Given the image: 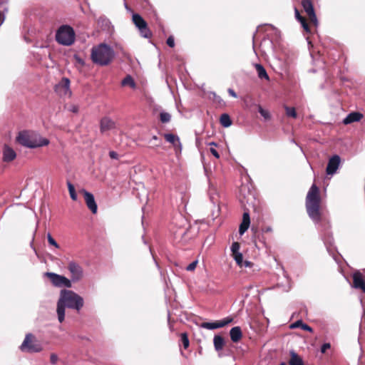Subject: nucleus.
Segmentation results:
<instances>
[{
	"instance_id": "obj_1",
	"label": "nucleus",
	"mask_w": 365,
	"mask_h": 365,
	"mask_svg": "<svg viewBox=\"0 0 365 365\" xmlns=\"http://www.w3.org/2000/svg\"><path fill=\"white\" fill-rule=\"evenodd\" d=\"M83 306V299L71 290L63 289L61 292L60 298L57 303V315L60 323L65 318L66 307L79 311Z\"/></svg>"
},
{
	"instance_id": "obj_2",
	"label": "nucleus",
	"mask_w": 365,
	"mask_h": 365,
	"mask_svg": "<svg viewBox=\"0 0 365 365\" xmlns=\"http://www.w3.org/2000/svg\"><path fill=\"white\" fill-rule=\"evenodd\" d=\"M320 204L319 190L315 184H313L307 195L306 209L309 217L316 224L322 220Z\"/></svg>"
},
{
	"instance_id": "obj_3",
	"label": "nucleus",
	"mask_w": 365,
	"mask_h": 365,
	"mask_svg": "<svg viewBox=\"0 0 365 365\" xmlns=\"http://www.w3.org/2000/svg\"><path fill=\"white\" fill-rule=\"evenodd\" d=\"M16 140L23 146L29 148L43 147L49 144V140L47 138L41 137L38 133L26 131L19 133Z\"/></svg>"
},
{
	"instance_id": "obj_4",
	"label": "nucleus",
	"mask_w": 365,
	"mask_h": 365,
	"mask_svg": "<svg viewBox=\"0 0 365 365\" xmlns=\"http://www.w3.org/2000/svg\"><path fill=\"white\" fill-rule=\"evenodd\" d=\"M114 56L112 48L106 44L101 43L92 48L91 58L93 61L101 66L108 64Z\"/></svg>"
},
{
	"instance_id": "obj_5",
	"label": "nucleus",
	"mask_w": 365,
	"mask_h": 365,
	"mask_svg": "<svg viewBox=\"0 0 365 365\" xmlns=\"http://www.w3.org/2000/svg\"><path fill=\"white\" fill-rule=\"evenodd\" d=\"M76 34L73 29L68 25L61 26L56 31V41L63 46H71L75 41Z\"/></svg>"
},
{
	"instance_id": "obj_6",
	"label": "nucleus",
	"mask_w": 365,
	"mask_h": 365,
	"mask_svg": "<svg viewBox=\"0 0 365 365\" xmlns=\"http://www.w3.org/2000/svg\"><path fill=\"white\" fill-rule=\"evenodd\" d=\"M19 349L23 352L38 353L43 350V346L34 334L29 333L26 334Z\"/></svg>"
},
{
	"instance_id": "obj_7",
	"label": "nucleus",
	"mask_w": 365,
	"mask_h": 365,
	"mask_svg": "<svg viewBox=\"0 0 365 365\" xmlns=\"http://www.w3.org/2000/svg\"><path fill=\"white\" fill-rule=\"evenodd\" d=\"M46 274L56 287L70 288L72 286L71 281L64 276L53 272H46Z\"/></svg>"
},
{
	"instance_id": "obj_8",
	"label": "nucleus",
	"mask_w": 365,
	"mask_h": 365,
	"mask_svg": "<svg viewBox=\"0 0 365 365\" xmlns=\"http://www.w3.org/2000/svg\"><path fill=\"white\" fill-rule=\"evenodd\" d=\"M133 21L139 29V31L142 36L144 38H149L151 36V32L148 28L146 21L138 14L133 15Z\"/></svg>"
},
{
	"instance_id": "obj_9",
	"label": "nucleus",
	"mask_w": 365,
	"mask_h": 365,
	"mask_svg": "<svg viewBox=\"0 0 365 365\" xmlns=\"http://www.w3.org/2000/svg\"><path fill=\"white\" fill-rule=\"evenodd\" d=\"M55 91L58 96L63 98H69L71 96L70 89V81L68 78H63L56 86Z\"/></svg>"
},
{
	"instance_id": "obj_10",
	"label": "nucleus",
	"mask_w": 365,
	"mask_h": 365,
	"mask_svg": "<svg viewBox=\"0 0 365 365\" xmlns=\"http://www.w3.org/2000/svg\"><path fill=\"white\" fill-rule=\"evenodd\" d=\"M68 269L71 273V280L73 282H78L83 277V271L81 266L75 262H70L68 265Z\"/></svg>"
},
{
	"instance_id": "obj_11",
	"label": "nucleus",
	"mask_w": 365,
	"mask_h": 365,
	"mask_svg": "<svg viewBox=\"0 0 365 365\" xmlns=\"http://www.w3.org/2000/svg\"><path fill=\"white\" fill-rule=\"evenodd\" d=\"M302 5L310 21L317 26L318 21L311 0H302Z\"/></svg>"
},
{
	"instance_id": "obj_12",
	"label": "nucleus",
	"mask_w": 365,
	"mask_h": 365,
	"mask_svg": "<svg viewBox=\"0 0 365 365\" xmlns=\"http://www.w3.org/2000/svg\"><path fill=\"white\" fill-rule=\"evenodd\" d=\"M232 322V318L226 317L221 320L213 322H204L201 324L202 328L212 330L218 328L223 327Z\"/></svg>"
},
{
	"instance_id": "obj_13",
	"label": "nucleus",
	"mask_w": 365,
	"mask_h": 365,
	"mask_svg": "<svg viewBox=\"0 0 365 365\" xmlns=\"http://www.w3.org/2000/svg\"><path fill=\"white\" fill-rule=\"evenodd\" d=\"M341 163V158L339 155H333L328 162L326 172L327 175H334L336 173L337 170L339 168Z\"/></svg>"
},
{
	"instance_id": "obj_14",
	"label": "nucleus",
	"mask_w": 365,
	"mask_h": 365,
	"mask_svg": "<svg viewBox=\"0 0 365 365\" xmlns=\"http://www.w3.org/2000/svg\"><path fill=\"white\" fill-rule=\"evenodd\" d=\"M16 158V153L11 146L4 144L2 148V160L4 163H10Z\"/></svg>"
},
{
	"instance_id": "obj_15",
	"label": "nucleus",
	"mask_w": 365,
	"mask_h": 365,
	"mask_svg": "<svg viewBox=\"0 0 365 365\" xmlns=\"http://www.w3.org/2000/svg\"><path fill=\"white\" fill-rule=\"evenodd\" d=\"M84 195L85 201L88 208L93 213L96 214L98 210V206L95 201L94 196L92 193L88 192L86 190H81Z\"/></svg>"
},
{
	"instance_id": "obj_16",
	"label": "nucleus",
	"mask_w": 365,
	"mask_h": 365,
	"mask_svg": "<svg viewBox=\"0 0 365 365\" xmlns=\"http://www.w3.org/2000/svg\"><path fill=\"white\" fill-rule=\"evenodd\" d=\"M164 137L168 143L173 145L176 155H178L180 154L182 151V144L178 136L172 133H166L164 135Z\"/></svg>"
},
{
	"instance_id": "obj_17",
	"label": "nucleus",
	"mask_w": 365,
	"mask_h": 365,
	"mask_svg": "<svg viewBox=\"0 0 365 365\" xmlns=\"http://www.w3.org/2000/svg\"><path fill=\"white\" fill-rule=\"evenodd\" d=\"M353 284L352 287L358 289H361L365 293V280L362 274L359 271H356L353 273Z\"/></svg>"
},
{
	"instance_id": "obj_18",
	"label": "nucleus",
	"mask_w": 365,
	"mask_h": 365,
	"mask_svg": "<svg viewBox=\"0 0 365 365\" xmlns=\"http://www.w3.org/2000/svg\"><path fill=\"white\" fill-rule=\"evenodd\" d=\"M115 127V123L108 117H104L101 119L100 123L101 132L105 133L110 130L113 129Z\"/></svg>"
},
{
	"instance_id": "obj_19",
	"label": "nucleus",
	"mask_w": 365,
	"mask_h": 365,
	"mask_svg": "<svg viewBox=\"0 0 365 365\" xmlns=\"http://www.w3.org/2000/svg\"><path fill=\"white\" fill-rule=\"evenodd\" d=\"M363 118V115L359 112H352L347 115L343 120V123L348 125L354 122H359Z\"/></svg>"
},
{
	"instance_id": "obj_20",
	"label": "nucleus",
	"mask_w": 365,
	"mask_h": 365,
	"mask_svg": "<svg viewBox=\"0 0 365 365\" xmlns=\"http://www.w3.org/2000/svg\"><path fill=\"white\" fill-rule=\"evenodd\" d=\"M250 224V217L248 212H245L242 216V222L240 225L239 233L243 235L249 228Z\"/></svg>"
},
{
	"instance_id": "obj_21",
	"label": "nucleus",
	"mask_w": 365,
	"mask_h": 365,
	"mask_svg": "<svg viewBox=\"0 0 365 365\" xmlns=\"http://www.w3.org/2000/svg\"><path fill=\"white\" fill-rule=\"evenodd\" d=\"M230 335L233 342H238L242 336L241 328L240 327L232 328L230 331Z\"/></svg>"
},
{
	"instance_id": "obj_22",
	"label": "nucleus",
	"mask_w": 365,
	"mask_h": 365,
	"mask_svg": "<svg viewBox=\"0 0 365 365\" xmlns=\"http://www.w3.org/2000/svg\"><path fill=\"white\" fill-rule=\"evenodd\" d=\"M290 356L289 365H304L302 359L294 351H292Z\"/></svg>"
},
{
	"instance_id": "obj_23",
	"label": "nucleus",
	"mask_w": 365,
	"mask_h": 365,
	"mask_svg": "<svg viewBox=\"0 0 365 365\" xmlns=\"http://www.w3.org/2000/svg\"><path fill=\"white\" fill-rule=\"evenodd\" d=\"M300 327L302 329L312 332L313 329L311 327L302 322V320H298L290 325L291 329Z\"/></svg>"
},
{
	"instance_id": "obj_24",
	"label": "nucleus",
	"mask_w": 365,
	"mask_h": 365,
	"mask_svg": "<svg viewBox=\"0 0 365 365\" xmlns=\"http://www.w3.org/2000/svg\"><path fill=\"white\" fill-rule=\"evenodd\" d=\"M213 344L215 350L217 351H220L222 349L225 344L224 339L220 335H216L214 336Z\"/></svg>"
},
{
	"instance_id": "obj_25",
	"label": "nucleus",
	"mask_w": 365,
	"mask_h": 365,
	"mask_svg": "<svg viewBox=\"0 0 365 365\" xmlns=\"http://www.w3.org/2000/svg\"><path fill=\"white\" fill-rule=\"evenodd\" d=\"M255 67L256 68L258 77L259 78H264L267 80L269 79V76L267 75L266 70L261 64L256 63V64H255Z\"/></svg>"
},
{
	"instance_id": "obj_26",
	"label": "nucleus",
	"mask_w": 365,
	"mask_h": 365,
	"mask_svg": "<svg viewBox=\"0 0 365 365\" xmlns=\"http://www.w3.org/2000/svg\"><path fill=\"white\" fill-rule=\"evenodd\" d=\"M220 121L221 125L225 128H228L232 125V120L227 113H223L221 115Z\"/></svg>"
},
{
	"instance_id": "obj_27",
	"label": "nucleus",
	"mask_w": 365,
	"mask_h": 365,
	"mask_svg": "<svg viewBox=\"0 0 365 365\" xmlns=\"http://www.w3.org/2000/svg\"><path fill=\"white\" fill-rule=\"evenodd\" d=\"M67 186L71 198L74 201L77 200V194L76 192L75 187L73 185V184L71 182L68 181Z\"/></svg>"
},
{
	"instance_id": "obj_28",
	"label": "nucleus",
	"mask_w": 365,
	"mask_h": 365,
	"mask_svg": "<svg viewBox=\"0 0 365 365\" xmlns=\"http://www.w3.org/2000/svg\"><path fill=\"white\" fill-rule=\"evenodd\" d=\"M122 86H130L131 88H134L135 87V83L134 82L133 78L130 76H127L121 83Z\"/></svg>"
},
{
	"instance_id": "obj_29",
	"label": "nucleus",
	"mask_w": 365,
	"mask_h": 365,
	"mask_svg": "<svg viewBox=\"0 0 365 365\" xmlns=\"http://www.w3.org/2000/svg\"><path fill=\"white\" fill-rule=\"evenodd\" d=\"M284 109L287 116L292 117L293 118H296L297 117V114L294 108L285 106Z\"/></svg>"
},
{
	"instance_id": "obj_30",
	"label": "nucleus",
	"mask_w": 365,
	"mask_h": 365,
	"mask_svg": "<svg viewBox=\"0 0 365 365\" xmlns=\"http://www.w3.org/2000/svg\"><path fill=\"white\" fill-rule=\"evenodd\" d=\"M232 255L234 259L235 260L236 263L237 264V265H239L240 267H242V263H243L242 254L240 252L232 254Z\"/></svg>"
},
{
	"instance_id": "obj_31",
	"label": "nucleus",
	"mask_w": 365,
	"mask_h": 365,
	"mask_svg": "<svg viewBox=\"0 0 365 365\" xmlns=\"http://www.w3.org/2000/svg\"><path fill=\"white\" fill-rule=\"evenodd\" d=\"M160 119L162 123H166L170 122L171 119V115L170 113L163 111L160 113Z\"/></svg>"
},
{
	"instance_id": "obj_32",
	"label": "nucleus",
	"mask_w": 365,
	"mask_h": 365,
	"mask_svg": "<svg viewBox=\"0 0 365 365\" xmlns=\"http://www.w3.org/2000/svg\"><path fill=\"white\" fill-rule=\"evenodd\" d=\"M258 111L260 113V115L264 118V120H267L271 118V115L269 114V112L265 109H264L262 106H258Z\"/></svg>"
},
{
	"instance_id": "obj_33",
	"label": "nucleus",
	"mask_w": 365,
	"mask_h": 365,
	"mask_svg": "<svg viewBox=\"0 0 365 365\" xmlns=\"http://www.w3.org/2000/svg\"><path fill=\"white\" fill-rule=\"evenodd\" d=\"M181 341L183 344L185 349H187L189 346L190 342L187 337V334L186 333L181 334Z\"/></svg>"
},
{
	"instance_id": "obj_34",
	"label": "nucleus",
	"mask_w": 365,
	"mask_h": 365,
	"mask_svg": "<svg viewBox=\"0 0 365 365\" xmlns=\"http://www.w3.org/2000/svg\"><path fill=\"white\" fill-rule=\"evenodd\" d=\"M47 240H48V242L49 243V245L53 246L56 249H58L59 248V245L56 242V241L52 237V236L51 235L50 233H48L47 234Z\"/></svg>"
},
{
	"instance_id": "obj_35",
	"label": "nucleus",
	"mask_w": 365,
	"mask_h": 365,
	"mask_svg": "<svg viewBox=\"0 0 365 365\" xmlns=\"http://www.w3.org/2000/svg\"><path fill=\"white\" fill-rule=\"evenodd\" d=\"M240 243L237 242H234L232 244V246H231V248H230L231 252H232V255L235 254V253H237V252H240Z\"/></svg>"
},
{
	"instance_id": "obj_36",
	"label": "nucleus",
	"mask_w": 365,
	"mask_h": 365,
	"mask_svg": "<svg viewBox=\"0 0 365 365\" xmlns=\"http://www.w3.org/2000/svg\"><path fill=\"white\" fill-rule=\"evenodd\" d=\"M198 261L195 260L192 262H191L190 264H188L186 267V270L189 272L194 271L197 265Z\"/></svg>"
},
{
	"instance_id": "obj_37",
	"label": "nucleus",
	"mask_w": 365,
	"mask_h": 365,
	"mask_svg": "<svg viewBox=\"0 0 365 365\" xmlns=\"http://www.w3.org/2000/svg\"><path fill=\"white\" fill-rule=\"evenodd\" d=\"M167 44L170 46V47H174L175 46V40H174V38L173 36H170L168 37V38L167 39V41H166Z\"/></svg>"
},
{
	"instance_id": "obj_38",
	"label": "nucleus",
	"mask_w": 365,
	"mask_h": 365,
	"mask_svg": "<svg viewBox=\"0 0 365 365\" xmlns=\"http://www.w3.org/2000/svg\"><path fill=\"white\" fill-rule=\"evenodd\" d=\"M331 347V345L329 343H325L324 344L322 347H321V352L322 354H324L326 352V351L329 349H330Z\"/></svg>"
},
{
	"instance_id": "obj_39",
	"label": "nucleus",
	"mask_w": 365,
	"mask_h": 365,
	"mask_svg": "<svg viewBox=\"0 0 365 365\" xmlns=\"http://www.w3.org/2000/svg\"><path fill=\"white\" fill-rule=\"evenodd\" d=\"M58 356L56 354H51L50 356V361L51 364H55L58 361Z\"/></svg>"
},
{
	"instance_id": "obj_40",
	"label": "nucleus",
	"mask_w": 365,
	"mask_h": 365,
	"mask_svg": "<svg viewBox=\"0 0 365 365\" xmlns=\"http://www.w3.org/2000/svg\"><path fill=\"white\" fill-rule=\"evenodd\" d=\"M299 22L301 23V24H302V27L304 28V29L305 31H307V32H309V26H308V24H307V21L304 19V18L302 20H301Z\"/></svg>"
},
{
	"instance_id": "obj_41",
	"label": "nucleus",
	"mask_w": 365,
	"mask_h": 365,
	"mask_svg": "<svg viewBox=\"0 0 365 365\" xmlns=\"http://www.w3.org/2000/svg\"><path fill=\"white\" fill-rule=\"evenodd\" d=\"M210 151L216 158H220L218 152L214 148H210Z\"/></svg>"
},
{
	"instance_id": "obj_42",
	"label": "nucleus",
	"mask_w": 365,
	"mask_h": 365,
	"mask_svg": "<svg viewBox=\"0 0 365 365\" xmlns=\"http://www.w3.org/2000/svg\"><path fill=\"white\" fill-rule=\"evenodd\" d=\"M294 14H295L296 19L299 21H300L301 20H302L304 19L302 16H300V14H299V11L297 9H295V10H294Z\"/></svg>"
},
{
	"instance_id": "obj_43",
	"label": "nucleus",
	"mask_w": 365,
	"mask_h": 365,
	"mask_svg": "<svg viewBox=\"0 0 365 365\" xmlns=\"http://www.w3.org/2000/svg\"><path fill=\"white\" fill-rule=\"evenodd\" d=\"M109 156L113 159H117L118 157V155L115 151H110L109 152Z\"/></svg>"
},
{
	"instance_id": "obj_44",
	"label": "nucleus",
	"mask_w": 365,
	"mask_h": 365,
	"mask_svg": "<svg viewBox=\"0 0 365 365\" xmlns=\"http://www.w3.org/2000/svg\"><path fill=\"white\" fill-rule=\"evenodd\" d=\"M69 110L73 113H77L78 111V108L77 106L73 105L70 106Z\"/></svg>"
},
{
	"instance_id": "obj_45",
	"label": "nucleus",
	"mask_w": 365,
	"mask_h": 365,
	"mask_svg": "<svg viewBox=\"0 0 365 365\" xmlns=\"http://www.w3.org/2000/svg\"><path fill=\"white\" fill-rule=\"evenodd\" d=\"M252 265V263L250 261H243L242 267H251Z\"/></svg>"
},
{
	"instance_id": "obj_46",
	"label": "nucleus",
	"mask_w": 365,
	"mask_h": 365,
	"mask_svg": "<svg viewBox=\"0 0 365 365\" xmlns=\"http://www.w3.org/2000/svg\"><path fill=\"white\" fill-rule=\"evenodd\" d=\"M228 93H230V96H232V97L234 98H236L237 97V94L236 93L232 90V89H229L228 90Z\"/></svg>"
},
{
	"instance_id": "obj_47",
	"label": "nucleus",
	"mask_w": 365,
	"mask_h": 365,
	"mask_svg": "<svg viewBox=\"0 0 365 365\" xmlns=\"http://www.w3.org/2000/svg\"><path fill=\"white\" fill-rule=\"evenodd\" d=\"M152 140H158V138L156 135H153L151 138V140L149 141L150 143H152Z\"/></svg>"
},
{
	"instance_id": "obj_48",
	"label": "nucleus",
	"mask_w": 365,
	"mask_h": 365,
	"mask_svg": "<svg viewBox=\"0 0 365 365\" xmlns=\"http://www.w3.org/2000/svg\"><path fill=\"white\" fill-rule=\"evenodd\" d=\"M209 145H214V146H216V145H217V144H216V143H215L214 142L210 143H209Z\"/></svg>"
},
{
	"instance_id": "obj_49",
	"label": "nucleus",
	"mask_w": 365,
	"mask_h": 365,
	"mask_svg": "<svg viewBox=\"0 0 365 365\" xmlns=\"http://www.w3.org/2000/svg\"><path fill=\"white\" fill-rule=\"evenodd\" d=\"M279 365H286L285 363H281Z\"/></svg>"
}]
</instances>
